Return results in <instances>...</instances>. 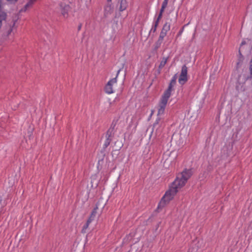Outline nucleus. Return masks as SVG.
Segmentation results:
<instances>
[{
  "label": "nucleus",
  "instance_id": "nucleus-5",
  "mask_svg": "<svg viewBox=\"0 0 252 252\" xmlns=\"http://www.w3.org/2000/svg\"><path fill=\"white\" fill-rule=\"evenodd\" d=\"M97 209L98 208L96 207L93 210L90 217L88 219L86 225L84 226L82 229L83 232H85L86 229L90 225L94 226H95L96 225L97 221L96 218L98 217L97 212Z\"/></svg>",
  "mask_w": 252,
  "mask_h": 252
},
{
  "label": "nucleus",
  "instance_id": "nucleus-17",
  "mask_svg": "<svg viewBox=\"0 0 252 252\" xmlns=\"http://www.w3.org/2000/svg\"><path fill=\"white\" fill-rule=\"evenodd\" d=\"M166 35V33H165L164 32H161V33L160 34V36H159V38L161 39H163V38L165 37V36Z\"/></svg>",
  "mask_w": 252,
  "mask_h": 252
},
{
  "label": "nucleus",
  "instance_id": "nucleus-3",
  "mask_svg": "<svg viewBox=\"0 0 252 252\" xmlns=\"http://www.w3.org/2000/svg\"><path fill=\"white\" fill-rule=\"evenodd\" d=\"M177 190L173 188L171 186L167 190L159 203L158 208L163 207L167 203L173 199L177 192Z\"/></svg>",
  "mask_w": 252,
  "mask_h": 252
},
{
  "label": "nucleus",
  "instance_id": "nucleus-19",
  "mask_svg": "<svg viewBox=\"0 0 252 252\" xmlns=\"http://www.w3.org/2000/svg\"><path fill=\"white\" fill-rule=\"evenodd\" d=\"M168 2L165 1H163L161 7L166 8Z\"/></svg>",
  "mask_w": 252,
  "mask_h": 252
},
{
  "label": "nucleus",
  "instance_id": "nucleus-13",
  "mask_svg": "<svg viewBox=\"0 0 252 252\" xmlns=\"http://www.w3.org/2000/svg\"><path fill=\"white\" fill-rule=\"evenodd\" d=\"M164 9H165V8L161 7V9H160V13H159V15H158V19H157V21H156V24H155V26H156V27H157V25H158V21H159V20L160 19V18H161L162 15V13H163V11H164Z\"/></svg>",
  "mask_w": 252,
  "mask_h": 252
},
{
  "label": "nucleus",
  "instance_id": "nucleus-11",
  "mask_svg": "<svg viewBox=\"0 0 252 252\" xmlns=\"http://www.w3.org/2000/svg\"><path fill=\"white\" fill-rule=\"evenodd\" d=\"M104 11L105 16H108L113 12V9L111 5H108L105 7Z\"/></svg>",
  "mask_w": 252,
  "mask_h": 252
},
{
  "label": "nucleus",
  "instance_id": "nucleus-14",
  "mask_svg": "<svg viewBox=\"0 0 252 252\" xmlns=\"http://www.w3.org/2000/svg\"><path fill=\"white\" fill-rule=\"evenodd\" d=\"M0 17L1 19H6V14L5 12L2 10L1 5L0 4Z\"/></svg>",
  "mask_w": 252,
  "mask_h": 252
},
{
  "label": "nucleus",
  "instance_id": "nucleus-2",
  "mask_svg": "<svg viewBox=\"0 0 252 252\" xmlns=\"http://www.w3.org/2000/svg\"><path fill=\"white\" fill-rule=\"evenodd\" d=\"M191 175V172L190 170H185L178 175L176 180L172 183L171 187L176 189L177 191H178L185 185Z\"/></svg>",
  "mask_w": 252,
  "mask_h": 252
},
{
  "label": "nucleus",
  "instance_id": "nucleus-12",
  "mask_svg": "<svg viewBox=\"0 0 252 252\" xmlns=\"http://www.w3.org/2000/svg\"><path fill=\"white\" fill-rule=\"evenodd\" d=\"M170 24H168L167 23H166L162 29L161 32H164L165 33H167V32L170 30Z\"/></svg>",
  "mask_w": 252,
  "mask_h": 252
},
{
  "label": "nucleus",
  "instance_id": "nucleus-1",
  "mask_svg": "<svg viewBox=\"0 0 252 252\" xmlns=\"http://www.w3.org/2000/svg\"><path fill=\"white\" fill-rule=\"evenodd\" d=\"M175 79H173L170 84H169L167 89L164 92L163 94L160 101L158 107V115L160 116L163 114L166 107L168 100L171 96V92L173 90V87L175 84Z\"/></svg>",
  "mask_w": 252,
  "mask_h": 252
},
{
  "label": "nucleus",
  "instance_id": "nucleus-16",
  "mask_svg": "<svg viewBox=\"0 0 252 252\" xmlns=\"http://www.w3.org/2000/svg\"><path fill=\"white\" fill-rule=\"evenodd\" d=\"M14 24H13L12 26H10L9 28V29L7 30V32H6V34H7V35H9L12 32V28H13V27L14 26Z\"/></svg>",
  "mask_w": 252,
  "mask_h": 252
},
{
  "label": "nucleus",
  "instance_id": "nucleus-21",
  "mask_svg": "<svg viewBox=\"0 0 252 252\" xmlns=\"http://www.w3.org/2000/svg\"><path fill=\"white\" fill-rule=\"evenodd\" d=\"M163 1L167 2H168V0H164Z\"/></svg>",
  "mask_w": 252,
  "mask_h": 252
},
{
  "label": "nucleus",
  "instance_id": "nucleus-8",
  "mask_svg": "<svg viewBox=\"0 0 252 252\" xmlns=\"http://www.w3.org/2000/svg\"><path fill=\"white\" fill-rule=\"evenodd\" d=\"M60 7L61 9V13L62 15L64 17H66L67 15V12L69 10V6L68 4L61 3L60 4Z\"/></svg>",
  "mask_w": 252,
  "mask_h": 252
},
{
  "label": "nucleus",
  "instance_id": "nucleus-9",
  "mask_svg": "<svg viewBox=\"0 0 252 252\" xmlns=\"http://www.w3.org/2000/svg\"><path fill=\"white\" fill-rule=\"evenodd\" d=\"M127 6V2L126 0H121L119 9L120 11H123L126 9Z\"/></svg>",
  "mask_w": 252,
  "mask_h": 252
},
{
  "label": "nucleus",
  "instance_id": "nucleus-10",
  "mask_svg": "<svg viewBox=\"0 0 252 252\" xmlns=\"http://www.w3.org/2000/svg\"><path fill=\"white\" fill-rule=\"evenodd\" d=\"M36 0H30L27 4L25 5V6L21 10L22 12L26 11L28 8L31 7Z\"/></svg>",
  "mask_w": 252,
  "mask_h": 252
},
{
  "label": "nucleus",
  "instance_id": "nucleus-22",
  "mask_svg": "<svg viewBox=\"0 0 252 252\" xmlns=\"http://www.w3.org/2000/svg\"><path fill=\"white\" fill-rule=\"evenodd\" d=\"M108 1H111L112 0H107Z\"/></svg>",
  "mask_w": 252,
  "mask_h": 252
},
{
  "label": "nucleus",
  "instance_id": "nucleus-18",
  "mask_svg": "<svg viewBox=\"0 0 252 252\" xmlns=\"http://www.w3.org/2000/svg\"><path fill=\"white\" fill-rule=\"evenodd\" d=\"M249 69H250V74H251V75H252V60H251V62L250 63Z\"/></svg>",
  "mask_w": 252,
  "mask_h": 252
},
{
  "label": "nucleus",
  "instance_id": "nucleus-15",
  "mask_svg": "<svg viewBox=\"0 0 252 252\" xmlns=\"http://www.w3.org/2000/svg\"><path fill=\"white\" fill-rule=\"evenodd\" d=\"M167 62L166 59H163L161 61L160 64L159 65V68H162L166 64Z\"/></svg>",
  "mask_w": 252,
  "mask_h": 252
},
{
  "label": "nucleus",
  "instance_id": "nucleus-7",
  "mask_svg": "<svg viewBox=\"0 0 252 252\" xmlns=\"http://www.w3.org/2000/svg\"><path fill=\"white\" fill-rule=\"evenodd\" d=\"M159 118H158L155 123L153 125V130L150 135L151 137L154 131L155 130L156 134L157 135L161 132V129L162 128V126L159 123Z\"/></svg>",
  "mask_w": 252,
  "mask_h": 252
},
{
  "label": "nucleus",
  "instance_id": "nucleus-4",
  "mask_svg": "<svg viewBox=\"0 0 252 252\" xmlns=\"http://www.w3.org/2000/svg\"><path fill=\"white\" fill-rule=\"evenodd\" d=\"M120 70L117 71L116 76L115 78L110 79L106 84L104 90L107 94H111L114 92V88L117 85V77L119 75Z\"/></svg>",
  "mask_w": 252,
  "mask_h": 252
},
{
  "label": "nucleus",
  "instance_id": "nucleus-20",
  "mask_svg": "<svg viewBox=\"0 0 252 252\" xmlns=\"http://www.w3.org/2000/svg\"><path fill=\"white\" fill-rule=\"evenodd\" d=\"M11 3H15L18 0H6Z\"/></svg>",
  "mask_w": 252,
  "mask_h": 252
},
{
  "label": "nucleus",
  "instance_id": "nucleus-6",
  "mask_svg": "<svg viewBox=\"0 0 252 252\" xmlns=\"http://www.w3.org/2000/svg\"><path fill=\"white\" fill-rule=\"evenodd\" d=\"M187 67L186 65H184L182 66L181 73L180 75L179 78V82L181 84H185L187 80Z\"/></svg>",
  "mask_w": 252,
  "mask_h": 252
}]
</instances>
